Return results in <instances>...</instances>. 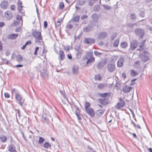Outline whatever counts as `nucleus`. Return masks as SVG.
Wrapping results in <instances>:
<instances>
[{"label": "nucleus", "instance_id": "nucleus-34", "mask_svg": "<svg viewBox=\"0 0 152 152\" xmlns=\"http://www.w3.org/2000/svg\"><path fill=\"white\" fill-rule=\"evenodd\" d=\"M121 46L122 48H124L128 46V44L126 42L124 41L121 43Z\"/></svg>", "mask_w": 152, "mask_h": 152}, {"label": "nucleus", "instance_id": "nucleus-51", "mask_svg": "<svg viewBox=\"0 0 152 152\" xmlns=\"http://www.w3.org/2000/svg\"><path fill=\"white\" fill-rule=\"evenodd\" d=\"M87 148L90 151H91L92 152H96L95 150H93V149L92 148H91L89 145H88Z\"/></svg>", "mask_w": 152, "mask_h": 152}, {"label": "nucleus", "instance_id": "nucleus-40", "mask_svg": "<svg viewBox=\"0 0 152 152\" xmlns=\"http://www.w3.org/2000/svg\"><path fill=\"white\" fill-rule=\"evenodd\" d=\"M131 75L132 77H134L137 75L138 73L136 72L134 70H132L131 71Z\"/></svg>", "mask_w": 152, "mask_h": 152}, {"label": "nucleus", "instance_id": "nucleus-48", "mask_svg": "<svg viewBox=\"0 0 152 152\" xmlns=\"http://www.w3.org/2000/svg\"><path fill=\"white\" fill-rule=\"evenodd\" d=\"M1 60L3 61H4V63L5 64H8L9 62L7 59L2 58Z\"/></svg>", "mask_w": 152, "mask_h": 152}, {"label": "nucleus", "instance_id": "nucleus-35", "mask_svg": "<svg viewBox=\"0 0 152 152\" xmlns=\"http://www.w3.org/2000/svg\"><path fill=\"white\" fill-rule=\"evenodd\" d=\"M129 17L131 20H135L136 18V16L134 13H131Z\"/></svg>", "mask_w": 152, "mask_h": 152}, {"label": "nucleus", "instance_id": "nucleus-1", "mask_svg": "<svg viewBox=\"0 0 152 152\" xmlns=\"http://www.w3.org/2000/svg\"><path fill=\"white\" fill-rule=\"evenodd\" d=\"M32 35L38 40L42 39L41 32L37 30H32Z\"/></svg>", "mask_w": 152, "mask_h": 152}, {"label": "nucleus", "instance_id": "nucleus-33", "mask_svg": "<svg viewBox=\"0 0 152 152\" xmlns=\"http://www.w3.org/2000/svg\"><path fill=\"white\" fill-rule=\"evenodd\" d=\"M86 59H88V58H90L93 57L92 53L91 52H88L86 53Z\"/></svg>", "mask_w": 152, "mask_h": 152}, {"label": "nucleus", "instance_id": "nucleus-21", "mask_svg": "<svg viewBox=\"0 0 152 152\" xmlns=\"http://www.w3.org/2000/svg\"><path fill=\"white\" fill-rule=\"evenodd\" d=\"M18 34H11L7 36V38L10 39H15L18 36Z\"/></svg>", "mask_w": 152, "mask_h": 152}, {"label": "nucleus", "instance_id": "nucleus-31", "mask_svg": "<svg viewBox=\"0 0 152 152\" xmlns=\"http://www.w3.org/2000/svg\"><path fill=\"white\" fill-rule=\"evenodd\" d=\"M16 61H22L23 60V57L20 55H18L16 56Z\"/></svg>", "mask_w": 152, "mask_h": 152}, {"label": "nucleus", "instance_id": "nucleus-42", "mask_svg": "<svg viewBox=\"0 0 152 152\" xmlns=\"http://www.w3.org/2000/svg\"><path fill=\"white\" fill-rule=\"evenodd\" d=\"M44 140L45 139L43 138L42 137H40L38 141L39 143L40 144H41L44 142Z\"/></svg>", "mask_w": 152, "mask_h": 152}, {"label": "nucleus", "instance_id": "nucleus-29", "mask_svg": "<svg viewBox=\"0 0 152 152\" xmlns=\"http://www.w3.org/2000/svg\"><path fill=\"white\" fill-rule=\"evenodd\" d=\"M15 97L16 100L18 101H21L22 97L19 93L16 94L15 95Z\"/></svg>", "mask_w": 152, "mask_h": 152}, {"label": "nucleus", "instance_id": "nucleus-13", "mask_svg": "<svg viewBox=\"0 0 152 152\" xmlns=\"http://www.w3.org/2000/svg\"><path fill=\"white\" fill-rule=\"evenodd\" d=\"M124 62V59L122 57H120L118 59L117 62V66L118 67H121L123 65Z\"/></svg>", "mask_w": 152, "mask_h": 152}, {"label": "nucleus", "instance_id": "nucleus-47", "mask_svg": "<svg viewBox=\"0 0 152 152\" xmlns=\"http://www.w3.org/2000/svg\"><path fill=\"white\" fill-rule=\"evenodd\" d=\"M132 123L133 124V125L135 127H137L139 129H140L141 127L138 124H136L134 122L132 121Z\"/></svg>", "mask_w": 152, "mask_h": 152}, {"label": "nucleus", "instance_id": "nucleus-58", "mask_svg": "<svg viewBox=\"0 0 152 152\" xmlns=\"http://www.w3.org/2000/svg\"><path fill=\"white\" fill-rule=\"evenodd\" d=\"M48 26V23L46 21H45L44 22V26L45 28H46Z\"/></svg>", "mask_w": 152, "mask_h": 152}, {"label": "nucleus", "instance_id": "nucleus-11", "mask_svg": "<svg viewBox=\"0 0 152 152\" xmlns=\"http://www.w3.org/2000/svg\"><path fill=\"white\" fill-rule=\"evenodd\" d=\"M41 76L46 77L48 76V73L46 69V67H44L42 69L40 70Z\"/></svg>", "mask_w": 152, "mask_h": 152}, {"label": "nucleus", "instance_id": "nucleus-53", "mask_svg": "<svg viewBox=\"0 0 152 152\" xmlns=\"http://www.w3.org/2000/svg\"><path fill=\"white\" fill-rule=\"evenodd\" d=\"M75 51L76 52H77L79 50H82L80 48V47H78V46L76 47L75 48Z\"/></svg>", "mask_w": 152, "mask_h": 152}, {"label": "nucleus", "instance_id": "nucleus-14", "mask_svg": "<svg viewBox=\"0 0 152 152\" xmlns=\"http://www.w3.org/2000/svg\"><path fill=\"white\" fill-rule=\"evenodd\" d=\"M0 6L1 8L2 9H6L8 7V2L7 1H4L1 2Z\"/></svg>", "mask_w": 152, "mask_h": 152}, {"label": "nucleus", "instance_id": "nucleus-54", "mask_svg": "<svg viewBox=\"0 0 152 152\" xmlns=\"http://www.w3.org/2000/svg\"><path fill=\"white\" fill-rule=\"evenodd\" d=\"M88 17L87 15H83L81 17V19L83 20L86 18Z\"/></svg>", "mask_w": 152, "mask_h": 152}, {"label": "nucleus", "instance_id": "nucleus-18", "mask_svg": "<svg viewBox=\"0 0 152 152\" xmlns=\"http://www.w3.org/2000/svg\"><path fill=\"white\" fill-rule=\"evenodd\" d=\"M79 67L78 66L75 65L72 68V72L74 75H77L78 73Z\"/></svg>", "mask_w": 152, "mask_h": 152}, {"label": "nucleus", "instance_id": "nucleus-7", "mask_svg": "<svg viewBox=\"0 0 152 152\" xmlns=\"http://www.w3.org/2000/svg\"><path fill=\"white\" fill-rule=\"evenodd\" d=\"M98 102L102 105L105 106L107 104L109 103V100L107 98L99 99Z\"/></svg>", "mask_w": 152, "mask_h": 152}, {"label": "nucleus", "instance_id": "nucleus-12", "mask_svg": "<svg viewBox=\"0 0 152 152\" xmlns=\"http://www.w3.org/2000/svg\"><path fill=\"white\" fill-rule=\"evenodd\" d=\"M86 113L88 114L92 118L95 116V113L92 108H89L88 109L86 110Z\"/></svg>", "mask_w": 152, "mask_h": 152}, {"label": "nucleus", "instance_id": "nucleus-9", "mask_svg": "<svg viewBox=\"0 0 152 152\" xmlns=\"http://www.w3.org/2000/svg\"><path fill=\"white\" fill-rule=\"evenodd\" d=\"M115 65L114 64L109 63L107 64L108 71L110 72H113L115 70Z\"/></svg>", "mask_w": 152, "mask_h": 152}, {"label": "nucleus", "instance_id": "nucleus-46", "mask_svg": "<svg viewBox=\"0 0 152 152\" xmlns=\"http://www.w3.org/2000/svg\"><path fill=\"white\" fill-rule=\"evenodd\" d=\"M103 6L105 9L107 10H110L111 8V7L109 6L103 5Z\"/></svg>", "mask_w": 152, "mask_h": 152}, {"label": "nucleus", "instance_id": "nucleus-30", "mask_svg": "<svg viewBox=\"0 0 152 152\" xmlns=\"http://www.w3.org/2000/svg\"><path fill=\"white\" fill-rule=\"evenodd\" d=\"M88 58V59L86 62V64H87L91 63L95 61V58L94 57H92L91 58Z\"/></svg>", "mask_w": 152, "mask_h": 152}, {"label": "nucleus", "instance_id": "nucleus-20", "mask_svg": "<svg viewBox=\"0 0 152 152\" xmlns=\"http://www.w3.org/2000/svg\"><path fill=\"white\" fill-rule=\"evenodd\" d=\"M80 16L79 15H76L73 17L70 21L77 22L79 21Z\"/></svg>", "mask_w": 152, "mask_h": 152}, {"label": "nucleus", "instance_id": "nucleus-8", "mask_svg": "<svg viewBox=\"0 0 152 152\" xmlns=\"http://www.w3.org/2000/svg\"><path fill=\"white\" fill-rule=\"evenodd\" d=\"M138 42L136 40H134L130 42V48L132 50H134L137 47Z\"/></svg>", "mask_w": 152, "mask_h": 152}, {"label": "nucleus", "instance_id": "nucleus-23", "mask_svg": "<svg viewBox=\"0 0 152 152\" xmlns=\"http://www.w3.org/2000/svg\"><path fill=\"white\" fill-rule=\"evenodd\" d=\"M141 60L144 62L146 61L149 59V58L148 56L144 55H142L141 56Z\"/></svg>", "mask_w": 152, "mask_h": 152}, {"label": "nucleus", "instance_id": "nucleus-26", "mask_svg": "<svg viewBox=\"0 0 152 152\" xmlns=\"http://www.w3.org/2000/svg\"><path fill=\"white\" fill-rule=\"evenodd\" d=\"M107 86L103 83H100L97 86V88L100 89H102L104 88Z\"/></svg>", "mask_w": 152, "mask_h": 152}, {"label": "nucleus", "instance_id": "nucleus-17", "mask_svg": "<svg viewBox=\"0 0 152 152\" xmlns=\"http://www.w3.org/2000/svg\"><path fill=\"white\" fill-rule=\"evenodd\" d=\"M132 89V87L126 86L123 88V91L124 93H127L130 92Z\"/></svg>", "mask_w": 152, "mask_h": 152}, {"label": "nucleus", "instance_id": "nucleus-50", "mask_svg": "<svg viewBox=\"0 0 152 152\" xmlns=\"http://www.w3.org/2000/svg\"><path fill=\"white\" fill-rule=\"evenodd\" d=\"M39 49V48L38 47H37L35 48V50L34 52V54L35 55H37V52Z\"/></svg>", "mask_w": 152, "mask_h": 152}, {"label": "nucleus", "instance_id": "nucleus-44", "mask_svg": "<svg viewBox=\"0 0 152 152\" xmlns=\"http://www.w3.org/2000/svg\"><path fill=\"white\" fill-rule=\"evenodd\" d=\"M73 27L72 25L70 24H68L66 26V28L69 29H72Z\"/></svg>", "mask_w": 152, "mask_h": 152}, {"label": "nucleus", "instance_id": "nucleus-49", "mask_svg": "<svg viewBox=\"0 0 152 152\" xmlns=\"http://www.w3.org/2000/svg\"><path fill=\"white\" fill-rule=\"evenodd\" d=\"M4 96L5 98H9L10 96V94L7 92H6L4 93Z\"/></svg>", "mask_w": 152, "mask_h": 152}, {"label": "nucleus", "instance_id": "nucleus-38", "mask_svg": "<svg viewBox=\"0 0 152 152\" xmlns=\"http://www.w3.org/2000/svg\"><path fill=\"white\" fill-rule=\"evenodd\" d=\"M119 42V39H116L114 41L113 45L114 47H117L118 45Z\"/></svg>", "mask_w": 152, "mask_h": 152}, {"label": "nucleus", "instance_id": "nucleus-3", "mask_svg": "<svg viewBox=\"0 0 152 152\" xmlns=\"http://www.w3.org/2000/svg\"><path fill=\"white\" fill-rule=\"evenodd\" d=\"M119 100L120 102H118L116 105V107L117 109H119L122 108L124 107L125 105V102L124 100L121 98H120Z\"/></svg>", "mask_w": 152, "mask_h": 152}, {"label": "nucleus", "instance_id": "nucleus-27", "mask_svg": "<svg viewBox=\"0 0 152 152\" xmlns=\"http://www.w3.org/2000/svg\"><path fill=\"white\" fill-rule=\"evenodd\" d=\"M99 96L102 97H105L107 96H110V93H104L103 94H99Z\"/></svg>", "mask_w": 152, "mask_h": 152}, {"label": "nucleus", "instance_id": "nucleus-57", "mask_svg": "<svg viewBox=\"0 0 152 152\" xmlns=\"http://www.w3.org/2000/svg\"><path fill=\"white\" fill-rule=\"evenodd\" d=\"M139 15L140 16L142 17H143L145 15L144 13V11H141L140 12L139 14Z\"/></svg>", "mask_w": 152, "mask_h": 152}, {"label": "nucleus", "instance_id": "nucleus-64", "mask_svg": "<svg viewBox=\"0 0 152 152\" xmlns=\"http://www.w3.org/2000/svg\"><path fill=\"white\" fill-rule=\"evenodd\" d=\"M31 43V41L29 40L28 41H27L25 43V44L27 45H30Z\"/></svg>", "mask_w": 152, "mask_h": 152}, {"label": "nucleus", "instance_id": "nucleus-5", "mask_svg": "<svg viewBox=\"0 0 152 152\" xmlns=\"http://www.w3.org/2000/svg\"><path fill=\"white\" fill-rule=\"evenodd\" d=\"M18 10L19 12L21 14H23L24 13V12H23V7L22 5V2L20 0L18 1Z\"/></svg>", "mask_w": 152, "mask_h": 152}, {"label": "nucleus", "instance_id": "nucleus-28", "mask_svg": "<svg viewBox=\"0 0 152 152\" xmlns=\"http://www.w3.org/2000/svg\"><path fill=\"white\" fill-rule=\"evenodd\" d=\"M83 52V51L82 50H79L76 52V56L78 58H80L81 56V55Z\"/></svg>", "mask_w": 152, "mask_h": 152}, {"label": "nucleus", "instance_id": "nucleus-16", "mask_svg": "<svg viewBox=\"0 0 152 152\" xmlns=\"http://www.w3.org/2000/svg\"><path fill=\"white\" fill-rule=\"evenodd\" d=\"M8 150L11 152H17L15 146L13 144H11L8 147Z\"/></svg>", "mask_w": 152, "mask_h": 152}, {"label": "nucleus", "instance_id": "nucleus-63", "mask_svg": "<svg viewBox=\"0 0 152 152\" xmlns=\"http://www.w3.org/2000/svg\"><path fill=\"white\" fill-rule=\"evenodd\" d=\"M42 118L44 119V120L46 121V122L48 123L49 121L48 119L46 117H44L42 116Z\"/></svg>", "mask_w": 152, "mask_h": 152}, {"label": "nucleus", "instance_id": "nucleus-56", "mask_svg": "<svg viewBox=\"0 0 152 152\" xmlns=\"http://www.w3.org/2000/svg\"><path fill=\"white\" fill-rule=\"evenodd\" d=\"M16 111H17V113L18 114V115L19 117V118H20V117L21 116L20 114V110L19 109H17L16 110Z\"/></svg>", "mask_w": 152, "mask_h": 152}, {"label": "nucleus", "instance_id": "nucleus-59", "mask_svg": "<svg viewBox=\"0 0 152 152\" xmlns=\"http://www.w3.org/2000/svg\"><path fill=\"white\" fill-rule=\"evenodd\" d=\"M145 41V40L142 42L141 43V44L140 45V48H142L143 47Z\"/></svg>", "mask_w": 152, "mask_h": 152}, {"label": "nucleus", "instance_id": "nucleus-2", "mask_svg": "<svg viewBox=\"0 0 152 152\" xmlns=\"http://www.w3.org/2000/svg\"><path fill=\"white\" fill-rule=\"evenodd\" d=\"M134 33L136 36L139 37V38H142L144 35V31L141 28H137L135 29Z\"/></svg>", "mask_w": 152, "mask_h": 152}, {"label": "nucleus", "instance_id": "nucleus-19", "mask_svg": "<svg viewBox=\"0 0 152 152\" xmlns=\"http://www.w3.org/2000/svg\"><path fill=\"white\" fill-rule=\"evenodd\" d=\"M93 29V27L91 26H88L83 28V31L85 32H89L91 31Z\"/></svg>", "mask_w": 152, "mask_h": 152}, {"label": "nucleus", "instance_id": "nucleus-45", "mask_svg": "<svg viewBox=\"0 0 152 152\" xmlns=\"http://www.w3.org/2000/svg\"><path fill=\"white\" fill-rule=\"evenodd\" d=\"M94 53L95 55L96 56H100L102 54L101 53L97 51L96 50L94 51Z\"/></svg>", "mask_w": 152, "mask_h": 152}, {"label": "nucleus", "instance_id": "nucleus-37", "mask_svg": "<svg viewBox=\"0 0 152 152\" xmlns=\"http://www.w3.org/2000/svg\"><path fill=\"white\" fill-rule=\"evenodd\" d=\"M90 106V104L88 102H86L85 105V109L86 110L87 109H88V108Z\"/></svg>", "mask_w": 152, "mask_h": 152}, {"label": "nucleus", "instance_id": "nucleus-39", "mask_svg": "<svg viewBox=\"0 0 152 152\" xmlns=\"http://www.w3.org/2000/svg\"><path fill=\"white\" fill-rule=\"evenodd\" d=\"M11 93L12 95H13L14 94H15L16 95V94L18 93L19 92L18 90L16 89L15 88H13L11 91Z\"/></svg>", "mask_w": 152, "mask_h": 152}, {"label": "nucleus", "instance_id": "nucleus-6", "mask_svg": "<svg viewBox=\"0 0 152 152\" xmlns=\"http://www.w3.org/2000/svg\"><path fill=\"white\" fill-rule=\"evenodd\" d=\"M107 36V34L105 31H102L99 33L98 34V38L100 39H105Z\"/></svg>", "mask_w": 152, "mask_h": 152}, {"label": "nucleus", "instance_id": "nucleus-60", "mask_svg": "<svg viewBox=\"0 0 152 152\" xmlns=\"http://www.w3.org/2000/svg\"><path fill=\"white\" fill-rule=\"evenodd\" d=\"M5 25L4 23L3 22H0V27H3Z\"/></svg>", "mask_w": 152, "mask_h": 152}, {"label": "nucleus", "instance_id": "nucleus-41", "mask_svg": "<svg viewBox=\"0 0 152 152\" xmlns=\"http://www.w3.org/2000/svg\"><path fill=\"white\" fill-rule=\"evenodd\" d=\"M135 24V23L132 24L131 23H129L127 24L126 26L127 27H129L132 28L134 27Z\"/></svg>", "mask_w": 152, "mask_h": 152}, {"label": "nucleus", "instance_id": "nucleus-52", "mask_svg": "<svg viewBox=\"0 0 152 152\" xmlns=\"http://www.w3.org/2000/svg\"><path fill=\"white\" fill-rule=\"evenodd\" d=\"M16 18L18 20L20 21L22 19V17L20 15H18L17 16Z\"/></svg>", "mask_w": 152, "mask_h": 152}, {"label": "nucleus", "instance_id": "nucleus-32", "mask_svg": "<svg viewBox=\"0 0 152 152\" xmlns=\"http://www.w3.org/2000/svg\"><path fill=\"white\" fill-rule=\"evenodd\" d=\"M43 147L44 148L48 149L50 148L51 145L48 142H46L44 144Z\"/></svg>", "mask_w": 152, "mask_h": 152}, {"label": "nucleus", "instance_id": "nucleus-55", "mask_svg": "<svg viewBox=\"0 0 152 152\" xmlns=\"http://www.w3.org/2000/svg\"><path fill=\"white\" fill-rule=\"evenodd\" d=\"M15 8V5H12L10 6V9L12 10H14Z\"/></svg>", "mask_w": 152, "mask_h": 152}, {"label": "nucleus", "instance_id": "nucleus-36", "mask_svg": "<svg viewBox=\"0 0 152 152\" xmlns=\"http://www.w3.org/2000/svg\"><path fill=\"white\" fill-rule=\"evenodd\" d=\"M85 2V0H78L77 1V5H83Z\"/></svg>", "mask_w": 152, "mask_h": 152}, {"label": "nucleus", "instance_id": "nucleus-62", "mask_svg": "<svg viewBox=\"0 0 152 152\" xmlns=\"http://www.w3.org/2000/svg\"><path fill=\"white\" fill-rule=\"evenodd\" d=\"M23 66V65L22 64H18L15 66V67L17 68L21 67Z\"/></svg>", "mask_w": 152, "mask_h": 152}, {"label": "nucleus", "instance_id": "nucleus-61", "mask_svg": "<svg viewBox=\"0 0 152 152\" xmlns=\"http://www.w3.org/2000/svg\"><path fill=\"white\" fill-rule=\"evenodd\" d=\"M95 78L96 80H101V77L99 76H95Z\"/></svg>", "mask_w": 152, "mask_h": 152}, {"label": "nucleus", "instance_id": "nucleus-15", "mask_svg": "<svg viewBox=\"0 0 152 152\" xmlns=\"http://www.w3.org/2000/svg\"><path fill=\"white\" fill-rule=\"evenodd\" d=\"M4 15L8 20L11 19L13 17L12 14L9 11H7L5 12Z\"/></svg>", "mask_w": 152, "mask_h": 152}, {"label": "nucleus", "instance_id": "nucleus-10", "mask_svg": "<svg viewBox=\"0 0 152 152\" xmlns=\"http://www.w3.org/2000/svg\"><path fill=\"white\" fill-rule=\"evenodd\" d=\"M107 61L98 62L97 64V68L99 69H101L107 64Z\"/></svg>", "mask_w": 152, "mask_h": 152}, {"label": "nucleus", "instance_id": "nucleus-22", "mask_svg": "<svg viewBox=\"0 0 152 152\" xmlns=\"http://www.w3.org/2000/svg\"><path fill=\"white\" fill-rule=\"evenodd\" d=\"M7 139V137L5 135H3L0 136V141L2 142H5Z\"/></svg>", "mask_w": 152, "mask_h": 152}, {"label": "nucleus", "instance_id": "nucleus-43", "mask_svg": "<svg viewBox=\"0 0 152 152\" xmlns=\"http://www.w3.org/2000/svg\"><path fill=\"white\" fill-rule=\"evenodd\" d=\"M64 7V4L63 2H61L59 4V9L62 10Z\"/></svg>", "mask_w": 152, "mask_h": 152}, {"label": "nucleus", "instance_id": "nucleus-24", "mask_svg": "<svg viewBox=\"0 0 152 152\" xmlns=\"http://www.w3.org/2000/svg\"><path fill=\"white\" fill-rule=\"evenodd\" d=\"M60 58L61 60H63L65 58V55L64 51L63 50H60L59 51Z\"/></svg>", "mask_w": 152, "mask_h": 152}, {"label": "nucleus", "instance_id": "nucleus-25", "mask_svg": "<svg viewBox=\"0 0 152 152\" xmlns=\"http://www.w3.org/2000/svg\"><path fill=\"white\" fill-rule=\"evenodd\" d=\"M104 113V111L102 110H99L96 111V115L99 116L102 115Z\"/></svg>", "mask_w": 152, "mask_h": 152}, {"label": "nucleus", "instance_id": "nucleus-4", "mask_svg": "<svg viewBox=\"0 0 152 152\" xmlns=\"http://www.w3.org/2000/svg\"><path fill=\"white\" fill-rule=\"evenodd\" d=\"M95 41V39L92 38H87L84 40V42L85 44L90 45L94 44Z\"/></svg>", "mask_w": 152, "mask_h": 152}]
</instances>
